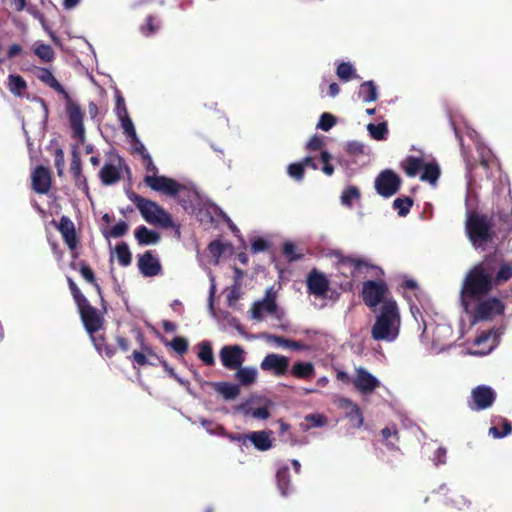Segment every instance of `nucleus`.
I'll use <instances>...</instances> for the list:
<instances>
[{
	"label": "nucleus",
	"mask_w": 512,
	"mask_h": 512,
	"mask_svg": "<svg viewBox=\"0 0 512 512\" xmlns=\"http://www.w3.org/2000/svg\"><path fill=\"white\" fill-rule=\"evenodd\" d=\"M199 216L200 221H207L209 223H214L216 217L223 220H229L225 212H223L222 209L215 204H210L205 206L203 209H200Z\"/></svg>",
	"instance_id": "obj_23"
},
{
	"label": "nucleus",
	"mask_w": 512,
	"mask_h": 512,
	"mask_svg": "<svg viewBox=\"0 0 512 512\" xmlns=\"http://www.w3.org/2000/svg\"><path fill=\"white\" fill-rule=\"evenodd\" d=\"M69 290L77 306L81 322L89 336L99 332L105 323L104 315L92 306L71 277H67Z\"/></svg>",
	"instance_id": "obj_5"
},
{
	"label": "nucleus",
	"mask_w": 512,
	"mask_h": 512,
	"mask_svg": "<svg viewBox=\"0 0 512 512\" xmlns=\"http://www.w3.org/2000/svg\"><path fill=\"white\" fill-rule=\"evenodd\" d=\"M423 173L420 176L421 181L435 184L440 176V168L436 162L423 164Z\"/></svg>",
	"instance_id": "obj_33"
},
{
	"label": "nucleus",
	"mask_w": 512,
	"mask_h": 512,
	"mask_svg": "<svg viewBox=\"0 0 512 512\" xmlns=\"http://www.w3.org/2000/svg\"><path fill=\"white\" fill-rule=\"evenodd\" d=\"M327 424V417L322 414H309L305 416L304 422L300 424L303 431L314 427H323Z\"/></svg>",
	"instance_id": "obj_34"
},
{
	"label": "nucleus",
	"mask_w": 512,
	"mask_h": 512,
	"mask_svg": "<svg viewBox=\"0 0 512 512\" xmlns=\"http://www.w3.org/2000/svg\"><path fill=\"white\" fill-rule=\"evenodd\" d=\"M34 53L45 62H50L54 58V51L48 44H40L34 49Z\"/></svg>",
	"instance_id": "obj_43"
},
{
	"label": "nucleus",
	"mask_w": 512,
	"mask_h": 512,
	"mask_svg": "<svg viewBox=\"0 0 512 512\" xmlns=\"http://www.w3.org/2000/svg\"><path fill=\"white\" fill-rule=\"evenodd\" d=\"M423 164L422 158L408 156L401 166L409 177H414L422 169Z\"/></svg>",
	"instance_id": "obj_32"
},
{
	"label": "nucleus",
	"mask_w": 512,
	"mask_h": 512,
	"mask_svg": "<svg viewBox=\"0 0 512 512\" xmlns=\"http://www.w3.org/2000/svg\"><path fill=\"white\" fill-rule=\"evenodd\" d=\"M128 224L125 221H119L108 232H104L105 237L120 238L128 231Z\"/></svg>",
	"instance_id": "obj_44"
},
{
	"label": "nucleus",
	"mask_w": 512,
	"mask_h": 512,
	"mask_svg": "<svg viewBox=\"0 0 512 512\" xmlns=\"http://www.w3.org/2000/svg\"><path fill=\"white\" fill-rule=\"evenodd\" d=\"M8 88L15 96L22 97L27 89V83L22 76L10 74L8 76Z\"/></svg>",
	"instance_id": "obj_28"
},
{
	"label": "nucleus",
	"mask_w": 512,
	"mask_h": 512,
	"mask_svg": "<svg viewBox=\"0 0 512 512\" xmlns=\"http://www.w3.org/2000/svg\"><path fill=\"white\" fill-rule=\"evenodd\" d=\"M388 292V286L383 281L368 280L363 284L362 298L364 303L369 308H374L380 303L383 305V301Z\"/></svg>",
	"instance_id": "obj_8"
},
{
	"label": "nucleus",
	"mask_w": 512,
	"mask_h": 512,
	"mask_svg": "<svg viewBox=\"0 0 512 512\" xmlns=\"http://www.w3.org/2000/svg\"><path fill=\"white\" fill-rule=\"evenodd\" d=\"M54 164L57 169V175L62 177L64 175L65 156L61 148H57L54 151Z\"/></svg>",
	"instance_id": "obj_50"
},
{
	"label": "nucleus",
	"mask_w": 512,
	"mask_h": 512,
	"mask_svg": "<svg viewBox=\"0 0 512 512\" xmlns=\"http://www.w3.org/2000/svg\"><path fill=\"white\" fill-rule=\"evenodd\" d=\"M512 278V262L502 254L493 252L476 263L465 275L461 291V303L468 311L471 303L478 301L472 312V323L489 321L504 314L505 304L497 297L485 298L490 292Z\"/></svg>",
	"instance_id": "obj_1"
},
{
	"label": "nucleus",
	"mask_w": 512,
	"mask_h": 512,
	"mask_svg": "<svg viewBox=\"0 0 512 512\" xmlns=\"http://www.w3.org/2000/svg\"><path fill=\"white\" fill-rule=\"evenodd\" d=\"M291 373L298 379H308L314 375V366L311 362H297L293 365Z\"/></svg>",
	"instance_id": "obj_31"
},
{
	"label": "nucleus",
	"mask_w": 512,
	"mask_h": 512,
	"mask_svg": "<svg viewBox=\"0 0 512 512\" xmlns=\"http://www.w3.org/2000/svg\"><path fill=\"white\" fill-rule=\"evenodd\" d=\"M118 118L121 121V126H122L124 132L126 133V135L133 139L136 138V130H135L134 124H133L131 118L129 117L128 113L122 114V116H119Z\"/></svg>",
	"instance_id": "obj_48"
},
{
	"label": "nucleus",
	"mask_w": 512,
	"mask_h": 512,
	"mask_svg": "<svg viewBox=\"0 0 512 512\" xmlns=\"http://www.w3.org/2000/svg\"><path fill=\"white\" fill-rule=\"evenodd\" d=\"M208 250L213 256L219 257L223 251V244L219 240H214L208 245Z\"/></svg>",
	"instance_id": "obj_62"
},
{
	"label": "nucleus",
	"mask_w": 512,
	"mask_h": 512,
	"mask_svg": "<svg viewBox=\"0 0 512 512\" xmlns=\"http://www.w3.org/2000/svg\"><path fill=\"white\" fill-rule=\"evenodd\" d=\"M283 254L289 262L296 261L301 258L302 255L296 254V246L291 242H285L283 244Z\"/></svg>",
	"instance_id": "obj_52"
},
{
	"label": "nucleus",
	"mask_w": 512,
	"mask_h": 512,
	"mask_svg": "<svg viewBox=\"0 0 512 512\" xmlns=\"http://www.w3.org/2000/svg\"><path fill=\"white\" fill-rule=\"evenodd\" d=\"M360 96L364 102H372L377 100V87L373 81H366L360 85Z\"/></svg>",
	"instance_id": "obj_35"
},
{
	"label": "nucleus",
	"mask_w": 512,
	"mask_h": 512,
	"mask_svg": "<svg viewBox=\"0 0 512 512\" xmlns=\"http://www.w3.org/2000/svg\"><path fill=\"white\" fill-rule=\"evenodd\" d=\"M153 16L149 15L146 18L145 25L141 26V32L145 36H150L158 30V26L155 24Z\"/></svg>",
	"instance_id": "obj_53"
},
{
	"label": "nucleus",
	"mask_w": 512,
	"mask_h": 512,
	"mask_svg": "<svg viewBox=\"0 0 512 512\" xmlns=\"http://www.w3.org/2000/svg\"><path fill=\"white\" fill-rule=\"evenodd\" d=\"M495 400L496 393L491 387L479 385L472 389L468 406L473 411H481L491 407Z\"/></svg>",
	"instance_id": "obj_9"
},
{
	"label": "nucleus",
	"mask_w": 512,
	"mask_h": 512,
	"mask_svg": "<svg viewBox=\"0 0 512 512\" xmlns=\"http://www.w3.org/2000/svg\"><path fill=\"white\" fill-rule=\"evenodd\" d=\"M70 172L73 175L75 185L82 189L86 194L89 192V187L86 177L82 174V163L79 153L76 150L72 152V159L70 164Z\"/></svg>",
	"instance_id": "obj_19"
},
{
	"label": "nucleus",
	"mask_w": 512,
	"mask_h": 512,
	"mask_svg": "<svg viewBox=\"0 0 512 512\" xmlns=\"http://www.w3.org/2000/svg\"><path fill=\"white\" fill-rule=\"evenodd\" d=\"M413 202V199L409 196L399 197L393 201V208L398 211L399 216L405 217L409 213Z\"/></svg>",
	"instance_id": "obj_38"
},
{
	"label": "nucleus",
	"mask_w": 512,
	"mask_h": 512,
	"mask_svg": "<svg viewBox=\"0 0 512 512\" xmlns=\"http://www.w3.org/2000/svg\"><path fill=\"white\" fill-rule=\"evenodd\" d=\"M287 172L291 178L295 179L296 181H301L305 175V168L301 161L295 162L288 165Z\"/></svg>",
	"instance_id": "obj_45"
},
{
	"label": "nucleus",
	"mask_w": 512,
	"mask_h": 512,
	"mask_svg": "<svg viewBox=\"0 0 512 512\" xmlns=\"http://www.w3.org/2000/svg\"><path fill=\"white\" fill-rule=\"evenodd\" d=\"M268 247H269V243L261 237L255 238L251 243V251L253 253L263 252V251L267 250Z\"/></svg>",
	"instance_id": "obj_55"
},
{
	"label": "nucleus",
	"mask_w": 512,
	"mask_h": 512,
	"mask_svg": "<svg viewBox=\"0 0 512 512\" xmlns=\"http://www.w3.org/2000/svg\"><path fill=\"white\" fill-rule=\"evenodd\" d=\"M360 198V191L355 186H348L344 189L341 195V202L343 205L351 207L352 202Z\"/></svg>",
	"instance_id": "obj_41"
},
{
	"label": "nucleus",
	"mask_w": 512,
	"mask_h": 512,
	"mask_svg": "<svg viewBox=\"0 0 512 512\" xmlns=\"http://www.w3.org/2000/svg\"><path fill=\"white\" fill-rule=\"evenodd\" d=\"M32 188L38 194H47L51 187V174L48 168L37 166L31 175Z\"/></svg>",
	"instance_id": "obj_17"
},
{
	"label": "nucleus",
	"mask_w": 512,
	"mask_h": 512,
	"mask_svg": "<svg viewBox=\"0 0 512 512\" xmlns=\"http://www.w3.org/2000/svg\"><path fill=\"white\" fill-rule=\"evenodd\" d=\"M273 340L278 345L286 347V348H290L292 350H299V349H301L303 347L301 342L295 341V340L286 339L283 336H273Z\"/></svg>",
	"instance_id": "obj_51"
},
{
	"label": "nucleus",
	"mask_w": 512,
	"mask_h": 512,
	"mask_svg": "<svg viewBox=\"0 0 512 512\" xmlns=\"http://www.w3.org/2000/svg\"><path fill=\"white\" fill-rule=\"evenodd\" d=\"M137 266L141 274L145 277H153L161 272V264L155 258L151 251H145L138 256Z\"/></svg>",
	"instance_id": "obj_16"
},
{
	"label": "nucleus",
	"mask_w": 512,
	"mask_h": 512,
	"mask_svg": "<svg viewBox=\"0 0 512 512\" xmlns=\"http://www.w3.org/2000/svg\"><path fill=\"white\" fill-rule=\"evenodd\" d=\"M502 429L500 430L497 425L489 428V434L494 438H504L512 433V423L506 418H499Z\"/></svg>",
	"instance_id": "obj_36"
},
{
	"label": "nucleus",
	"mask_w": 512,
	"mask_h": 512,
	"mask_svg": "<svg viewBox=\"0 0 512 512\" xmlns=\"http://www.w3.org/2000/svg\"><path fill=\"white\" fill-rule=\"evenodd\" d=\"M370 136L375 140H385L388 134V127L385 122L373 124L370 123L367 126Z\"/></svg>",
	"instance_id": "obj_39"
},
{
	"label": "nucleus",
	"mask_w": 512,
	"mask_h": 512,
	"mask_svg": "<svg viewBox=\"0 0 512 512\" xmlns=\"http://www.w3.org/2000/svg\"><path fill=\"white\" fill-rule=\"evenodd\" d=\"M447 450L444 447H439L433 457V462L435 465H443L446 463Z\"/></svg>",
	"instance_id": "obj_59"
},
{
	"label": "nucleus",
	"mask_w": 512,
	"mask_h": 512,
	"mask_svg": "<svg viewBox=\"0 0 512 512\" xmlns=\"http://www.w3.org/2000/svg\"><path fill=\"white\" fill-rule=\"evenodd\" d=\"M346 151L351 155H359L364 153V146L363 144L353 141L349 142L346 147Z\"/></svg>",
	"instance_id": "obj_60"
},
{
	"label": "nucleus",
	"mask_w": 512,
	"mask_h": 512,
	"mask_svg": "<svg viewBox=\"0 0 512 512\" xmlns=\"http://www.w3.org/2000/svg\"><path fill=\"white\" fill-rule=\"evenodd\" d=\"M37 78L49 86L57 93L62 94L66 100V112L69 118L71 129L73 130V137L83 142L85 139V128L83 125L84 114L81 107L75 103L69 93L58 82L53 73L47 68H39Z\"/></svg>",
	"instance_id": "obj_4"
},
{
	"label": "nucleus",
	"mask_w": 512,
	"mask_h": 512,
	"mask_svg": "<svg viewBox=\"0 0 512 512\" xmlns=\"http://www.w3.org/2000/svg\"><path fill=\"white\" fill-rule=\"evenodd\" d=\"M172 349L179 355H183L188 351V341L184 337L176 336L168 343Z\"/></svg>",
	"instance_id": "obj_46"
},
{
	"label": "nucleus",
	"mask_w": 512,
	"mask_h": 512,
	"mask_svg": "<svg viewBox=\"0 0 512 512\" xmlns=\"http://www.w3.org/2000/svg\"><path fill=\"white\" fill-rule=\"evenodd\" d=\"M252 416L257 419H268L270 417V412L267 407H257L252 410Z\"/></svg>",
	"instance_id": "obj_63"
},
{
	"label": "nucleus",
	"mask_w": 512,
	"mask_h": 512,
	"mask_svg": "<svg viewBox=\"0 0 512 512\" xmlns=\"http://www.w3.org/2000/svg\"><path fill=\"white\" fill-rule=\"evenodd\" d=\"M307 292L318 298H323L327 295L330 282L323 272L313 268L306 278Z\"/></svg>",
	"instance_id": "obj_11"
},
{
	"label": "nucleus",
	"mask_w": 512,
	"mask_h": 512,
	"mask_svg": "<svg viewBox=\"0 0 512 512\" xmlns=\"http://www.w3.org/2000/svg\"><path fill=\"white\" fill-rule=\"evenodd\" d=\"M134 236L140 246L157 244L161 238L157 231L150 230L144 225L136 228Z\"/></svg>",
	"instance_id": "obj_21"
},
{
	"label": "nucleus",
	"mask_w": 512,
	"mask_h": 512,
	"mask_svg": "<svg viewBox=\"0 0 512 512\" xmlns=\"http://www.w3.org/2000/svg\"><path fill=\"white\" fill-rule=\"evenodd\" d=\"M276 481L281 494L283 496H287L291 483L289 468L287 466L278 469L276 473Z\"/></svg>",
	"instance_id": "obj_30"
},
{
	"label": "nucleus",
	"mask_w": 512,
	"mask_h": 512,
	"mask_svg": "<svg viewBox=\"0 0 512 512\" xmlns=\"http://www.w3.org/2000/svg\"><path fill=\"white\" fill-rule=\"evenodd\" d=\"M116 254L118 262L121 266L127 267L131 264L132 254L129 250L127 243L121 242L116 246Z\"/></svg>",
	"instance_id": "obj_37"
},
{
	"label": "nucleus",
	"mask_w": 512,
	"mask_h": 512,
	"mask_svg": "<svg viewBox=\"0 0 512 512\" xmlns=\"http://www.w3.org/2000/svg\"><path fill=\"white\" fill-rule=\"evenodd\" d=\"M402 180L393 170L381 171L375 179V189L379 195L389 198L395 195L401 186Z\"/></svg>",
	"instance_id": "obj_7"
},
{
	"label": "nucleus",
	"mask_w": 512,
	"mask_h": 512,
	"mask_svg": "<svg viewBox=\"0 0 512 512\" xmlns=\"http://www.w3.org/2000/svg\"><path fill=\"white\" fill-rule=\"evenodd\" d=\"M74 227L75 226H74L73 221L67 216H62L60 218L59 224L57 225V228H58L59 232L61 233V235L70 231Z\"/></svg>",
	"instance_id": "obj_57"
},
{
	"label": "nucleus",
	"mask_w": 512,
	"mask_h": 512,
	"mask_svg": "<svg viewBox=\"0 0 512 512\" xmlns=\"http://www.w3.org/2000/svg\"><path fill=\"white\" fill-rule=\"evenodd\" d=\"M127 197L136 205L141 216L147 223L158 225L165 229L174 226L171 215L155 201L144 198L134 191H128Z\"/></svg>",
	"instance_id": "obj_6"
},
{
	"label": "nucleus",
	"mask_w": 512,
	"mask_h": 512,
	"mask_svg": "<svg viewBox=\"0 0 512 512\" xmlns=\"http://www.w3.org/2000/svg\"><path fill=\"white\" fill-rule=\"evenodd\" d=\"M144 183L152 190L163 192L169 196H176L183 187L174 179L165 176L146 175Z\"/></svg>",
	"instance_id": "obj_12"
},
{
	"label": "nucleus",
	"mask_w": 512,
	"mask_h": 512,
	"mask_svg": "<svg viewBox=\"0 0 512 512\" xmlns=\"http://www.w3.org/2000/svg\"><path fill=\"white\" fill-rule=\"evenodd\" d=\"M340 407L345 410L346 417L350 420L353 427L360 428L363 426L364 418L360 407L351 399H340Z\"/></svg>",
	"instance_id": "obj_18"
},
{
	"label": "nucleus",
	"mask_w": 512,
	"mask_h": 512,
	"mask_svg": "<svg viewBox=\"0 0 512 512\" xmlns=\"http://www.w3.org/2000/svg\"><path fill=\"white\" fill-rule=\"evenodd\" d=\"M89 337L100 355H104L107 358H112L115 355L116 349L112 345L107 344L104 335H97L96 333Z\"/></svg>",
	"instance_id": "obj_24"
},
{
	"label": "nucleus",
	"mask_w": 512,
	"mask_h": 512,
	"mask_svg": "<svg viewBox=\"0 0 512 512\" xmlns=\"http://www.w3.org/2000/svg\"><path fill=\"white\" fill-rule=\"evenodd\" d=\"M222 365L231 371H234L245 361V351L240 345H225L219 352Z\"/></svg>",
	"instance_id": "obj_10"
},
{
	"label": "nucleus",
	"mask_w": 512,
	"mask_h": 512,
	"mask_svg": "<svg viewBox=\"0 0 512 512\" xmlns=\"http://www.w3.org/2000/svg\"><path fill=\"white\" fill-rule=\"evenodd\" d=\"M197 356L207 366H213L215 364L212 345L209 341L204 340L198 344Z\"/></svg>",
	"instance_id": "obj_29"
},
{
	"label": "nucleus",
	"mask_w": 512,
	"mask_h": 512,
	"mask_svg": "<svg viewBox=\"0 0 512 512\" xmlns=\"http://www.w3.org/2000/svg\"><path fill=\"white\" fill-rule=\"evenodd\" d=\"M401 316L394 299L383 301L371 328V337L375 341L393 342L400 333Z\"/></svg>",
	"instance_id": "obj_2"
},
{
	"label": "nucleus",
	"mask_w": 512,
	"mask_h": 512,
	"mask_svg": "<svg viewBox=\"0 0 512 512\" xmlns=\"http://www.w3.org/2000/svg\"><path fill=\"white\" fill-rule=\"evenodd\" d=\"M248 440L260 451H266L271 448V440L265 431H256L248 434Z\"/></svg>",
	"instance_id": "obj_26"
},
{
	"label": "nucleus",
	"mask_w": 512,
	"mask_h": 512,
	"mask_svg": "<svg viewBox=\"0 0 512 512\" xmlns=\"http://www.w3.org/2000/svg\"><path fill=\"white\" fill-rule=\"evenodd\" d=\"M324 145L323 138L319 135H313L308 143L306 144V149L309 151H317L321 149Z\"/></svg>",
	"instance_id": "obj_56"
},
{
	"label": "nucleus",
	"mask_w": 512,
	"mask_h": 512,
	"mask_svg": "<svg viewBox=\"0 0 512 512\" xmlns=\"http://www.w3.org/2000/svg\"><path fill=\"white\" fill-rule=\"evenodd\" d=\"M337 122V119L334 115L330 113H323L320 116L317 127L323 131H329Z\"/></svg>",
	"instance_id": "obj_47"
},
{
	"label": "nucleus",
	"mask_w": 512,
	"mask_h": 512,
	"mask_svg": "<svg viewBox=\"0 0 512 512\" xmlns=\"http://www.w3.org/2000/svg\"><path fill=\"white\" fill-rule=\"evenodd\" d=\"M276 298L277 294L273 288L267 289L264 298L253 303L250 309L252 318L262 320L264 313L274 314L278 308Z\"/></svg>",
	"instance_id": "obj_13"
},
{
	"label": "nucleus",
	"mask_w": 512,
	"mask_h": 512,
	"mask_svg": "<svg viewBox=\"0 0 512 512\" xmlns=\"http://www.w3.org/2000/svg\"><path fill=\"white\" fill-rule=\"evenodd\" d=\"M137 339L141 343L142 351L143 353H145L146 356L148 355L150 357L155 358L156 360H160V357L153 351V349L144 343L145 338L142 333H138Z\"/></svg>",
	"instance_id": "obj_58"
},
{
	"label": "nucleus",
	"mask_w": 512,
	"mask_h": 512,
	"mask_svg": "<svg viewBox=\"0 0 512 512\" xmlns=\"http://www.w3.org/2000/svg\"><path fill=\"white\" fill-rule=\"evenodd\" d=\"M331 159L332 155L328 151H321L320 160L323 164L321 170L327 176H331L334 173V166L330 163Z\"/></svg>",
	"instance_id": "obj_49"
},
{
	"label": "nucleus",
	"mask_w": 512,
	"mask_h": 512,
	"mask_svg": "<svg viewBox=\"0 0 512 512\" xmlns=\"http://www.w3.org/2000/svg\"><path fill=\"white\" fill-rule=\"evenodd\" d=\"M398 434H399V432L395 425H393L392 427H385L381 430L382 438L385 441H388L390 437H394L396 439V441H398L399 440Z\"/></svg>",
	"instance_id": "obj_61"
},
{
	"label": "nucleus",
	"mask_w": 512,
	"mask_h": 512,
	"mask_svg": "<svg viewBox=\"0 0 512 512\" xmlns=\"http://www.w3.org/2000/svg\"><path fill=\"white\" fill-rule=\"evenodd\" d=\"M71 267L74 270H78L81 276L95 288L98 296L101 299V302L104 303L105 301L102 293V288L97 282L95 273L92 270V268L85 261H81L77 264L72 263Z\"/></svg>",
	"instance_id": "obj_20"
},
{
	"label": "nucleus",
	"mask_w": 512,
	"mask_h": 512,
	"mask_svg": "<svg viewBox=\"0 0 512 512\" xmlns=\"http://www.w3.org/2000/svg\"><path fill=\"white\" fill-rule=\"evenodd\" d=\"M336 74L342 81H349L356 77L355 69L349 62H341L337 66Z\"/></svg>",
	"instance_id": "obj_40"
},
{
	"label": "nucleus",
	"mask_w": 512,
	"mask_h": 512,
	"mask_svg": "<svg viewBox=\"0 0 512 512\" xmlns=\"http://www.w3.org/2000/svg\"><path fill=\"white\" fill-rule=\"evenodd\" d=\"M62 237H63L64 242L67 244V246L71 250L76 248V246L78 244V239H77L75 227L72 228L70 231L64 233L62 235Z\"/></svg>",
	"instance_id": "obj_54"
},
{
	"label": "nucleus",
	"mask_w": 512,
	"mask_h": 512,
	"mask_svg": "<svg viewBox=\"0 0 512 512\" xmlns=\"http://www.w3.org/2000/svg\"><path fill=\"white\" fill-rule=\"evenodd\" d=\"M465 233L474 248L485 249L497 238L494 216L478 211H467Z\"/></svg>",
	"instance_id": "obj_3"
},
{
	"label": "nucleus",
	"mask_w": 512,
	"mask_h": 512,
	"mask_svg": "<svg viewBox=\"0 0 512 512\" xmlns=\"http://www.w3.org/2000/svg\"><path fill=\"white\" fill-rule=\"evenodd\" d=\"M132 358L140 366L149 364L148 359H147L145 353H143V352H140L137 350L133 351Z\"/></svg>",
	"instance_id": "obj_64"
},
{
	"label": "nucleus",
	"mask_w": 512,
	"mask_h": 512,
	"mask_svg": "<svg viewBox=\"0 0 512 512\" xmlns=\"http://www.w3.org/2000/svg\"><path fill=\"white\" fill-rule=\"evenodd\" d=\"M352 383L362 394H370L380 385L377 378L363 367L356 369V377L352 380Z\"/></svg>",
	"instance_id": "obj_14"
},
{
	"label": "nucleus",
	"mask_w": 512,
	"mask_h": 512,
	"mask_svg": "<svg viewBox=\"0 0 512 512\" xmlns=\"http://www.w3.org/2000/svg\"><path fill=\"white\" fill-rule=\"evenodd\" d=\"M102 184L113 185L121 179V169L113 164L106 163L99 172Z\"/></svg>",
	"instance_id": "obj_22"
},
{
	"label": "nucleus",
	"mask_w": 512,
	"mask_h": 512,
	"mask_svg": "<svg viewBox=\"0 0 512 512\" xmlns=\"http://www.w3.org/2000/svg\"><path fill=\"white\" fill-rule=\"evenodd\" d=\"M235 377L243 386L253 384L257 379V370L254 367H242L236 369Z\"/></svg>",
	"instance_id": "obj_25"
},
{
	"label": "nucleus",
	"mask_w": 512,
	"mask_h": 512,
	"mask_svg": "<svg viewBox=\"0 0 512 512\" xmlns=\"http://www.w3.org/2000/svg\"><path fill=\"white\" fill-rule=\"evenodd\" d=\"M342 265H349L354 267L356 271H360L362 268H369L372 267L367 260L352 256H345L342 257L339 261Z\"/></svg>",
	"instance_id": "obj_42"
},
{
	"label": "nucleus",
	"mask_w": 512,
	"mask_h": 512,
	"mask_svg": "<svg viewBox=\"0 0 512 512\" xmlns=\"http://www.w3.org/2000/svg\"><path fill=\"white\" fill-rule=\"evenodd\" d=\"M215 390L226 400H233L240 394L238 385L228 382L214 383Z\"/></svg>",
	"instance_id": "obj_27"
},
{
	"label": "nucleus",
	"mask_w": 512,
	"mask_h": 512,
	"mask_svg": "<svg viewBox=\"0 0 512 512\" xmlns=\"http://www.w3.org/2000/svg\"><path fill=\"white\" fill-rule=\"evenodd\" d=\"M260 367L263 371H272L275 375L282 376L288 370L289 360L285 356L271 353L262 360Z\"/></svg>",
	"instance_id": "obj_15"
}]
</instances>
